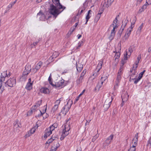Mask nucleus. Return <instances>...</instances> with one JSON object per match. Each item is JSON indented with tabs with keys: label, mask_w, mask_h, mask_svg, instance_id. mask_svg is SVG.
I'll use <instances>...</instances> for the list:
<instances>
[{
	"label": "nucleus",
	"mask_w": 151,
	"mask_h": 151,
	"mask_svg": "<svg viewBox=\"0 0 151 151\" xmlns=\"http://www.w3.org/2000/svg\"><path fill=\"white\" fill-rule=\"evenodd\" d=\"M48 129H49L52 132L53 130H54L55 129V128L52 126L50 127Z\"/></svg>",
	"instance_id": "nucleus-55"
},
{
	"label": "nucleus",
	"mask_w": 151,
	"mask_h": 151,
	"mask_svg": "<svg viewBox=\"0 0 151 151\" xmlns=\"http://www.w3.org/2000/svg\"><path fill=\"white\" fill-rule=\"evenodd\" d=\"M99 12H100V10L99 11ZM102 12H101L100 13L99 12L97 14L96 16V17L95 19L97 20V21H98L101 17V14H102Z\"/></svg>",
	"instance_id": "nucleus-34"
},
{
	"label": "nucleus",
	"mask_w": 151,
	"mask_h": 151,
	"mask_svg": "<svg viewBox=\"0 0 151 151\" xmlns=\"http://www.w3.org/2000/svg\"><path fill=\"white\" fill-rule=\"evenodd\" d=\"M38 107L37 106L35 105L33 106H32L31 108V111L33 112L34 111H35L37 109Z\"/></svg>",
	"instance_id": "nucleus-48"
},
{
	"label": "nucleus",
	"mask_w": 151,
	"mask_h": 151,
	"mask_svg": "<svg viewBox=\"0 0 151 151\" xmlns=\"http://www.w3.org/2000/svg\"><path fill=\"white\" fill-rule=\"evenodd\" d=\"M45 133V134L44 137L47 138V137L50 136L52 133V132L49 129L47 128L46 130Z\"/></svg>",
	"instance_id": "nucleus-18"
},
{
	"label": "nucleus",
	"mask_w": 151,
	"mask_h": 151,
	"mask_svg": "<svg viewBox=\"0 0 151 151\" xmlns=\"http://www.w3.org/2000/svg\"><path fill=\"white\" fill-rule=\"evenodd\" d=\"M7 75V74L5 72H4L3 73V74H1V78H2V77H4V76H5V77H6Z\"/></svg>",
	"instance_id": "nucleus-56"
},
{
	"label": "nucleus",
	"mask_w": 151,
	"mask_h": 151,
	"mask_svg": "<svg viewBox=\"0 0 151 151\" xmlns=\"http://www.w3.org/2000/svg\"><path fill=\"white\" fill-rule=\"evenodd\" d=\"M101 85L99 83L98 84L97 86H96V88H97V90L98 91H99L100 89L101 88Z\"/></svg>",
	"instance_id": "nucleus-58"
},
{
	"label": "nucleus",
	"mask_w": 151,
	"mask_h": 151,
	"mask_svg": "<svg viewBox=\"0 0 151 151\" xmlns=\"http://www.w3.org/2000/svg\"><path fill=\"white\" fill-rule=\"evenodd\" d=\"M86 69H84L83 72L81 73L80 76L84 78V76L85 74H86Z\"/></svg>",
	"instance_id": "nucleus-41"
},
{
	"label": "nucleus",
	"mask_w": 151,
	"mask_h": 151,
	"mask_svg": "<svg viewBox=\"0 0 151 151\" xmlns=\"http://www.w3.org/2000/svg\"><path fill=\"white\" fill-rule=\"evenodd\" d=\"M121 75L117 74L116 81L120 82L122 78Z\"/></svg>",
	"instance_id": "nucleus-36"
},
{
	"label": "nucleus",
	"mask_w": 151,
	"mask_h": 151,
	"mask_svg": "<svg viewBox=\"0 0 151 151\" xmlns=\"http://www.w3.org/2000/svg\"><path fill=\"white\" fill-rule=\"evenodd\" d=\"M132 27H129L127 29L124 36L123 37V39L124 40H126L129 37L131 34V32L132 31Z\"/></svg>",
	"instance_id": "nucleus-7"
},
{
	"label": "nucleus",
	"mask_w": 151,
	"mask_h": 151,
	"mask_svg": "<svg viewBox=\"0 0 151 151\" xmlns=\"http://www.w3.org/2000/svg\"><path fill=\"white\" fill-rule=\"evenodd\" d=\"M111 101H110L109 99H107L105 101L103 107L104 108V110L107 111L109 108L111 104Z\"/></svg>",
	"instance_id": "nucleus-6"
},
{
	"label": "nucleus",
	"mask_w": 151,
	"mask_h": 151,
	"mask_svg": "<svg viewBox=\"0 0 151 151\" xmlns=\"http://www.w3.org/2000/svg\"><path fill=\"white\" fill-rule=\"evenodd\" d=\"M40 91L42 93H47L49 92V89L47 88H43L41 89Z\"/></svg>",
	"instance_id": "nucleus-26"
},
{
	"label": "nucleus",
	"mask_w": 151,
	"mask_h": 151,
	"mask_svg": "<svg viewBox=\"0 0 151 151\" xmlns=\"http://www.w3.org/2000/svg\"><path fill=\"white\" fill-rule=\"evenodd\" d=\"M37 70H36L35 69V68H32V73L31 74V77L32 78V76L35 73H37Z\"/></svg>",
	"instance_id": "nucleus-39"
},
{
	"label": "nucleus",
	"mask_w": 151,
	"mask_h": 151,
	"mask_svg": "<svg viewBox=\"0 0 151 151\" xmlns=\"http://www.w3.org/2000/svg\"><path fill=\"white\" fill-rule=\"evenodd\" d=\"M14 127H19L21 128L22 127V125L21 123H18L17 122L14 123Z\"/></svg>",
	"instance_id": "nucleus-33"
},
{
	"label": "nucleus",
	"mask_w": 151,
	"mask_h": 151,
	"mask_svg": "<svg viewBox=\"0 0 151 151\" xmlns=\"http://www.w3.org/2000/svg\"><path fill=\"white\" fill-rule=\"evenodd\" d=\"M39 40L38 41H36L35 42L33 43L31 45V48H33L34 47H35L36 45L39 42Z\"/></svg>",
	"instance_id": "nucleus-44"
},
{
	"label": "nucleus",
	"mask_w": 151,
	"mask_h": 151,
	"mask_svg": "<svg viewBox=\"0 0 151 151\" xmlns=\"http://www.w3.org/2000/svg\"><path fill=\"white\" fill-rule=\"evenodd\" d=\"M66 128H64L63 129L62 135H64L65 137H66L67 135H68L69 134V132L68 131H66Z\"/></svg>",
	"instance_id": "nucleus-32"
},
{
	"label": "nucleus",
	"mask_w": 151,
	"mask_h": 151,
	"mask_svg": "<svg viewBox=\"0 0 151 151\" xmlns=\"http://www.w3.org/2000/svg\"><path fill=\"white\" fill-rule=\"evenodd\" d=\"M99 137V135L97 134L96 135L94 136L93 138L92 139V142H94L97 139V138H98Z\"/></svg>",
	"instance_id": "nucleus-46"
},
{
	"label": "nucleus",
	"mask_w": 151,
	"mask_h": 151,
	"mask_svg": "<svg viewBox=\"0 0 151 151\" xmlns=\"http://www.w3.org/2000/svg\"><path fill=\"white\" fill-rule=\"evenodd\" d=\"M147 4H144L143 6H142L141 8L139 10L138 13H140L144 11V9L146 8L147 6H148L149 4L147 2H146Z\"/></svg>",
	"instance_id": "nucleus-23"
},
{
	"label": "nucleus",
	"mask_w": 151,
	"mask_h": 151,
	"mask_svg": "<svg viewBox=\"0 0 151 151\" xmlns=\"http://www.w3.org/2000/svg\"><path fill=\"white\" fill-rule=\"evenodd\" d=\"M119 17V15H118L116 16L115 19L114 20L113 23H114V24H115V23L117 24L118 20L117 19V18L118 17Z\"/></svg>",
	"instance_id": "nucleus-45"
},
{
	"label": "nucleus",
	"mask_w": 151,
	"mask_h": 151,
	"mask_svg": "<svg viewBox=\"0 0 151 151\" xmlns=\"http://www.w3.org/2000/svg\"><path fill=\"white\" fill-rule=\"evenodd\" d=\"M83 41H81L79 42L78 43V46L77 47V49H78L80 48L81 46L83 44Z\"/></svg>",
	"instance_id": "nucleus-51"
},
{
	"label": "nucleus",
	"mask_w": 151,
	"mask_h": 151,
	"mask_svg": "<svg viewBox=\"0 0 151 151\" xmlns=\"http://www.w3.org/2000/svg\"><path fill=\"white\" fill-rule=\"evenodd\" d=\"M48 81L49 83L52 86H54V84L52 83V79L51 77V74H50L48 79Z\"/></svg>",
	"instance_id": "nucleus-30"
},
{
	"label": "nucleus",
	"mask_w": 151,
	"mask_h": 151,
	"mask_svg": "<svg viewBox=\"0 0 151 151\" xmlns=\"http://www.w3.org/2000/svg\"><path fill=\"white\" fill-rule=\"evenodd\" d=\"M103 64V60L102 61H100L96 69L95 70V71H96V73H94L93 74V76H95V77H97L98 73V72L99 71L100 69L102 67V65Z\"/></svg>",
	"instance_id": "nucleus-5"
},
{
	"label": "nucleus",
	"mask_w": 151,
	"mask_h": 151,
	"mask_svg": "<svg viewBox=\"0 0 151 151\" xmlns=\"http://www.w3.org/2000/svg\"><path fill=\"white\" fill-rule=\"evenodd\" d=\"M42 65V63L41 61H40L38 63H37L35 67V69L36 70L38 71L39 70L41 66Z\"/></svg>",
	"instance_id": "nucleus-22"
},
{
	"label": "nucleus",
	"mask_w": 151,
	"mask_h": 151,
	"mask_svg": "<svg viewBox=\"0 0 151 151\" xmlns=\"http://www.w3.org/2000/svg\"><path fill=\"white\" fill-rule=\"evenodd\" d=\"M131 53L130 52H128L127 50L126 51V53L124 55V60H126L128 58H129L131 55Z\"/></svg>",
	"instance_id": "nucleus-24"
},
{
	"label": "nucleus",
	"mask_w": 151,
	"mask_h": 151,
	"mask_svg": "<svg viewBox=\"0 0 151 151\" xmlns=\"http://www.w3.org/2000/svg\"><path fill=\"white\" fill-rule=\"evenodd\" d=\"M121 48L119 49V50L116 53L114 57L115 58V60L118 59L119 58L120 55V52H121Z\"/></svg>",
	"instance_id": "nucleus-25"
},
{
	"label": "nucleus",
	"mask_w": 151,
	"mask_h": 151,
	"mask_svg": "<svg viewBox=\"0 0 151 151\" xmlns=\"http://www.w3.org/2000/svg\"><path fill=\"white\" fill-rule=\"evenodd\" d=\"M92 12V11L91 10H89L88 12L87 15H86V22L85 23V24H87V22L88 21L89 19L91 17V16H90V14H91V12Z\"/></svg>",
	"instance_id": "nucleus-20"
},
{
	"label": "nucleus",
	"mask_w": 151,
	"mask_h": 151,
	"mask_svg": "<svg viewBox=\"0 0 151 151\" xmlns=\"http://www.w3.org/2000/svg\"><path fill=\"white\" fill-rule=\"evenodd\" d=\"M35 128H32L28 132V133L29 134V132H30V134H33L35 132Z\"/></svg>",
	"instance_id": "nucleus-42"
},
{
	"label": "nucleus",
	"mask_w": 151,
	"mask_h": 151,
	"mask_svg": "<svg viewBox=\"0 0 151 151\" xmlns=\"http://www.w3.org/2000/svg\"><path fill=\"white\" fill-rule=\"evenodd\" d=\"M123 68L122 66H120L119 69V70L117 74L122 75L123 73Z\"/></svg>",
	"instance_id": "nucleus-35"
},
{
	"label": "nucleus",
	"mask_w": 151,
	"mask_h": 151,
	"mask_svg": "<svg viewBox=\"0 0 151 151\" xmlns=\"http://www.w3.org/2000/svg\"><path fill=\"white\" fill-rule=\"evenodd\" d=\"M107 78V77L106 76L102 77L100 80V81H102L104 82Z\"/></svg>",
	"instance_id": "nucleus-53"
},
{
	"label": "nucleus",
	"mask_w": 151,
	"mask_h": 151,
	"mask_svg": "<svg viewBox=\"0 0 151 151\" xmlns=\"http://www.w3.org/2000/svg\"><path fill=\"white\" fill-rule=\"evenodd\" d=\"M110 26L113 27V29L111 30L110 36L109 37V39L110 40H111L114 38L115 35V29L116 28L118 27V26L117 25V24L116 23H115V24L112 23L111 25Z\"/></svg>",
	"instance_id": "nucleus-3"
},
{
	"label": "nucleus",
	"mask_w": 151,
	"mask_h": 151,
	"mask_svg": "<svg viewBox=\"0 0 151 151\" xmlns=\"http://www.w3.org/2000/svg\"><path fill=\"white\" fill-rule=\"evenodd\" d=\"M55 138L53 137V135L52 136V137L50 139H49L45 143V144H48V145L49 144L51 143L53 140H55Z\"/></svg>",
	"instance_id": "nucleus-27"
},
{
	"label": "nucleus",
	"mask_w": 151,
	"mask_h": 151,
	"mask_svg": "<svg viewBox=\"0 0 151 151\" xmlns=\"http://www.w3.org/2000/svg\"><path fill=\"white\" fill-rule=\"evenodd\" d=\"M123 30H121V29H120V30L118 31L117 35L118 36H119V37H120L121 36V35L122 33V32H123Z\"/></svg>",
	"instance_id": "nucleus-47"
},
{
	"label": "nucleus",
	"mask_w": 151,
	"mask_h": 151,
	"mask_svg": "<svg viewBox=\"0 0 151 151\" xmlns=\"http://www.w3.org/2000/svg\"><path fill=\"white\" fill-rule=\"evenodd\" d=\"M32 83H27L25 87V88L27 90H29L32 88Z\"/></svg>",
	"instance_id": "nucleus-28"
},
{
	"label": "nucleus",
	"mask_w": 151,
	"mask_h": 151,
	"mask_svg": "<svg viewBox=\"0 0 151 151\" xmlns=\"http://www.w3.org/2000/svg\"><path fill=\"white\" fill-rule=\"evenodd\" d=\"M46 108L45 109V112H44L43 113H42V112H41V111H40V114H39L38 115H37V116L38 117H41V116H42L44 114H45V111H46Z\"/></svg>",
	"instance_id": "nucleus-52"
},
{
	"label": "nucleus",
	"mask_w": 151,
	"mask_h": 151,
	"mask_svg": "<svg viewBox=\"0 0 151 151\" xmlns=\"http://www.w3.org/2000/svg\"><path fill=\"white\" fill-rule=\"evenodd\" d=\"M16 83V80L14 78H10L5 83L6 86H8L10 87L15 86Z\"/></svg>",
	"instance_id": "nucleus-2"
},
{
	"label": "nucleus",
	"mask_w": 151,
	"mask_h": 151,
	"mask_svg": "<svg viewBox=\"0 0 151 151\" xmlns=\"http://www.w3.org/2000/svg\"><path fill=\"white\" fill-rule=\"evenodd\" d=\"M54 150L53 149H51L50 151H55L59 147L60 145L58 141H57L56 142H55V144L54 145Z\"/></svg>",
	"instance_id": "nucleus-19"
},
{
	"label": "nucleus",
	"mask_w": 151,
	"mask_h": 151,
	"mask_svg": "<svg viewBox=\"0 0 151 151\" xmlns=\"http://www.w3.org/2000/svg\"><path fill=\"white\" fill-rule=\"evenodd\" d=\"M120 82L118 81H115L116 84L114 86V88L115 89H116L118 88L119 86Z\"/></svg>",
	"instance_id": "nucleus-43"
},
{
	"label": "nucleus",
	"mask_w": 151,
	"mask_h": 151,
	"mask_svg": "<svg viewBox=\"0 0 151 151\" xmlns=\"http://www.w3.org/2000/svg\"><path fill=\"white\" fill-rule=\"evenodd\" d=\"M121 64L120 65V66H122V67H123L124 68V65L125 63V62L124 60H122L121 61Z\"/></svg>",
	"instance_id": "nucleus-59"
},
{
	"label": "nucleus",
	"mask_w": 151,
	"mask_h": 151,
	"mask_svg": "<svg viewBox=\"0 0 151 151\" xmlns=\"http://www.w3.org/2000/svg\"><path fill=\"white\" fill-rule=\"evenodd\" d=\"M127 19H125L124 21H123L122 25L124 26L125 27L127 24L128 22V20L127 19Z\"/></svg>",
	"instance_id": "nucleus-37"
},
{
	"label": "nucleus",
	"mask_w": 151,
	"mask_h": 151,
	"mask_svg": "<svg viewBox=\"0 0 151 151\" xmlns=\"http://www.w3.org/2000/svg\"><path fill=\"white\" fill-rule=\"evenodd\" d=\"M114 1V0H108L106 3L105 2H104V4L103 5L106 8L108 7L109 6L111 5Z\"/></svg>",
	"instance_id": "nucleus-16"
},
{
	"label": "nucleus",
	"mask_w": 151,
	"mask_h": 151,
	"mask_svg": "<svg viewBox=\"0 0 151 151\" xmlns=\"http://www.w3.org/2000/svg\"><path fill=\"white\" fill-rule=\"evenodd\" d=\"M58 124L57 123H54L52 125V126L55 128H57L58 126Z\"/></svg>",
	"instance_id": "nucleus-60"
},
{
	"label": "nucleus",
	"mask_w": 151,
	"mask_h": 151,
	"mask_svg": "<svg viewBox=\"0 0 151 151\" xmlns=\"http://www.w3.org/2000/svg\"><path fill=\"white\" fill-rule=\"evenodd\" d=\"M81 95L79 94L75 99V103L77 102L79 99V98L81 97Z\"/></svg>",
	"instance_id": "nucleus-54"
},
{
	"label": "nucleus",
	"mask_w": 151,
	"mask_h": 151,
	"mask_svg": "<svg viewBox=\"0 0 151 151\" xmlns=\"http://www.w3.org/2000/svg\"><path fill=\"white\" fill-rule=\"evenodd\" d=\"M54 5L51 4L50 13L55 18L66 9V7L61 4L59 0H52Z\"/></svg>",
	"instance_id": "nucleus-1"
},
{
	"label": "nucleus",
	"mask_w": 151,
	"mask_h": 151,
	"mask_svg": "<svg viewBox=\"0 0 151 151\" xmlns=\"http://www.w3.org/2000/svg\"><path fill=\"white\" fill-rule=\"evenodd\" d=\"M37 17L39 19V20L42 21L45 20L46 19L45 15L41 11H40L37 14Z\"/></svg>",
	"instance_id": "nucleus-8"
},
{
	"label": "nucleus",
	"mask_w": 151,
	"mask_h": 151,
	"mask_svg": "<svg viewBox=\"0 0 151 151\" xmlns=\"http://www.w3.org/2000/svg\"><path fill=\"white\" fill-rule=\"evenodd\" d=\"M83 78H84L80 76L78 78V79L76 81L77 84L79 85L81 84L83 82Z\"/></svg>",
	"instance_id": "nucleus-21"
},
{
	"label": "nucleus",
	"mask_w": 151,
	"mask_h": 151,
	"mask_svg": "<svg viewBox=\"0 0 151 151\" xmlns=\"http://www.w3.org/2000/svg\"><path fill=\"white\" fill-rule=\"evenodd\" d=\"M64 80L62 79L55 83V84H54V86L53 87H55L56 88H59L61 86H62L63 85L64 83Z\"/></svg>",
	"instance_id": "nucleus-10"
},
{
	"label": "nucleus",
	"mask_w": 151,
	"mask_h": 151,
	"mask_svg": "<svg viewBox=\"0 0 151 151\" xmlns=\"http://www.w3.org/2000/svg\"><path fill=\"white\" fill-rule=\"evenodd\" d=\"M137 75H136L134 77V78H131V79L132 80H135V81L134 82V83L135 84H136L140 80L139 78L138 77L137 78H136L137 77Z\"/></svg>",
	"instance_id": "nucleus-29"
},
{
	"label": "nucleus",
	"mask_w": 151,
	"mask_h": 151,
	"mask_svg": "<svg viewBox=\"0 0 151 151\" xmlns=\"http://www.w3.org/2000/svg\"><path fill=\"white\" fill-rule=\"evenodd\" d=\"M139 63V61H136V62H135V65H134L133 66V69H134V66H136V67L135 68L136 69H137V67H138V63Z\"/></svg>",
	"instance_id": "nucleus-49"
},
{
	"label": "nucleus",
	"mask_w": 151,
	"mask_h": 151,
	"mask_svg": "<svg viewBox=\"0 0 151 151\" xmlns=\"http://www.w3.org/2000/svg\"><path fill=\"white\" fill-rule=\"evenodd\" d=\"M136 20H137V19H136V17H134L133 18V20H132V22H131V27H132V28H133V27L134 26V25L136 21Z\"/></svg>",
	"instance_id": "nucleus-31"
},
{
	"label": "nucleus",
	"mask_w": 151,
	"mask_h": 151,
	"mask_svg": "<svg viewBox=\"0 0 151 151\" xmlns=\"http://www.w3.org/2000/svg\"><path fill=\"white\" fill-rule=\"evenodd\" d=\"M64 128H66V130H65L66 131H68H68L70 129V127L69 126H68V127H66V125H65V126Z\"/></svg>",
	"instance_id": "nucleus-57"
},
{
	"label": "nucleus",
	"mask_w": 151,
	"mask_h": 151,
	"mask_svg": "<svg viewBox=\"0 0 151 151\" xmlns=\"http://www.w3.org/2000/svg\"><path fill=\"white\" fill-rule=\"evenodd\" d=\"M5 77H2V78H1L0 83H2V82L4 81L5 79Z\"/></svg>",
	"instance_id": "nucleus-64"
},
{
	"label": "nucleus",
	"mask_w": 151,
	"mask_h": 151,
	"mask_svg": "<svg viewBox=\"0 0 151 151\" xmlns=\"http://www.w3.org/2000/svg\"><path fill=\"white\" fill-rule=\"evenodd\" d=\"M76 67L78 71L80 72L83 69V65L80 63L76 64Z\"/></svg>",
	"instance_id": "nucleus-17"
},
{
	"label": "nucleus",
	"mask_w": 151,
	"mask_h": 151,
	"mask_svg": "<svg viewBox=\"0 0 151 151\" xmlns=\"http://www.w3.org/2000/svg\"><path fill=\"white\" fill-rule=\"evenodd\" d=\"M41 103H42V100L40 101H38L35 104V105L37 107H39L40 106Z\"/></svg>",
	"instance_id": "nucleus-50"
},
{
	"label": "nucleus",
	"mask_w": 151,
	"mask_h": 151,
	"mask_svg": "<svg viewBox=\"0 0 151 151\" xmlns=\"http://www.w3.org/2000/svg\"><path fill=\"white\" fill-rule=\"evenodd\" d=\"M129 96L127 95L126 92L122 93L121 95V97L123 101H126L128 100Z\"/></svg>",
	"instance_id": "nucleus-12"
},
{
	"label": "nucleus",
	"mask_w": 151,
	"mask_h": 151,
	"mask_svg": "<svg viewBox=\"0 0 151 151\" xmlns=\"http://www.w3.org/2000/svg\"><path fill=\"white\" fill-rule=\"evenodd\" d=\"M136 70L137 69H133V68L131 70H130V79H131L132 78H134V77L136 75V73L137 72Z\"/></svg>",
	"instance_id": "nucleus-14"
},
{
	"label": "nucleus",
	"mask_w": 151,
	"mask_h": 151,
	"mask_svg": "<svg viewBox=\"0 0 151 151\" xmlns=\"http://www.w3.org/2000/svg\"><path fill=\"white\" fill-rule=\"evenodd\" d=\"M60 102V100H58L55 102V105L52 109V111L54 112H55L57 110L58 107V105H59Z\"/></svg>",
	"instance_id": "nucleus-11"
},
{
	"label": "nucleus",
	"mask_w": 151,
	"mask_h": 151,
	"mask_svg": "<svg viewBox=\"0 0 151 151\" xmlns=\"http://www.w3.org/2000/svg\"><path fill=\"white\" fill-rule=\"evenodd\" d=\"M136 145H132V146L129 149H132V148H133V150H134H134L135 151L136 149H135V147H136Z\"/></svg>",
	"instance_id": "nucleus-62"
},
{
	"label": "nucleus",
	"mask_w": 151,
	"mask_h": 151,
	"mask_svg": "<svg viewBox=\"0 0 151 151\" xmlns=\"http://www.w3.org/2000/svg\"><path fill=\"white\" fill-rule=\"evenodd\" d=\"M68 103H67L66 105H65L64 107H63V109L61 110V112L63 114L66 115L68 111L70 109L71 106L72 104L70 105L69 107L68 106Z\"/></svg>",
	"instance_id": "nucleus-9"
},
{
	"label": "nucleus",
	"mask_w": 151,
	"mask_h": 151,
	"mask_svg": "<svg viewBox=\"0 0 151 151\" xmlns=\"http://www.w3.org/2000/svg\"><path fill=\"white\" fill-rule=\"evenodd\" d=\"M114 136V134H112L109 136L106 140L105 141V143L108 145H109L110 144Z\"/></svg>",
	"instance_id": "nucleus-15"
},
{
	"label": "nucleus",
	"mask_w": 151,
	"mask_h": 151,
	"mask_svg": "<svg viewBox=\"0 0 151 151\" xmlns=\"http://www.w3.org/2000/svg\"><path fill=\"white\" fill-rule=\"evenodd\" d=\"M145 70H144L142 72H141L139 74L138 77L141 79L142 78V77L143 74H144V73H145Z\"/></svg>",
	"instance_id": "nucleus-38"
},
{
	"label": "nucleus",
	"mask_w": 151,
	"mask_h": 151,
	"mask_svg": "<svg viewBox=\"0 0 151 151\" xmlns=\"http://www.w3.org/2000/svg\"><path fill=\"white\" fill-rule=\"evenodd\" d=\"M25 68V69L22 74L23 77L27 76L32 70L31 65L29 64H27Z\"/></svg>",
	"instance_id": "nucleus-4"
},
{
	"label": "nucleus",
	"mask_w": 151,
	"mask_h": 151,
	"mask_svg": "<svg viewBox=\"0 0 151 151\" xmlns=\"http://www.w3.org/2000/svg\"><path fill=\"white\" fill-rule=\"evenodd\" d=\"M133 141L134 142V145H135L137 146V141L138 140L136 141V140L135 139H133Z\"/></svg>",
	"instance_id": "nucleus-63"
},
{
	"label": "nucleus",
	"mask_w": 151,
	"mask_h": 151,
	"mask_svg": "<svg viewBox=\"0 0 151 151\" xmlns=\"http://www.w3.org/2000/svg\"><path fill=\"white\" fill-rule=\"evenodd\" d=\"M75 28H74V26H73L72 27L70 28V31L68 32V34H71L73 31L75 30Z\"/></svg>",
	"instance_id": "nucleus-40"
},
{
	"label": "nucleus",
	"mask_w": 151,
	"mask_h": 151,
	"mask_svg": "<svg viewBox=\"0 0 151 151\" xmlns=\"http://www.w3.org/2000/svg\"><path fill=\"white\" fill-rule=\"evenodd\" d=\"M59 55V53L58 52L55 51L53 53L52 56L49 58V60L51 61H53L54 60L53 59L57 57Z\"/></svg>",
	"instance_id": "nucleus-13"
},
{
	"label": "nucleus",
	"mask_w": 151,
	"mask_h": 151,
	"mask_svg": "<svg viewBox=\"0 0 151 151\" xmlns=\"http://www.w3.org/2000/svg\"><path fill=\"white\" fill-rule=\"evenodd\" d=\"M138 133H136L135 135L134 138H133L134 139H135L136 140H138Z\"/></svg>",
	"instance_id": "nucleus-61"
}]
</instances>
